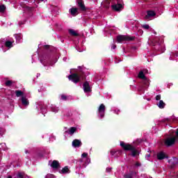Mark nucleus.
Masks as SVG:
<instances>
[{"label": "nucleus", "mask_w": 178, "mask_h": 178, "mask_svg": "<svg viewBox=\"0 0 178 178\" xmlns=\"http://www.w3.org/2000/svg\"><path fill=\"white\" fill-rule=\"evenodd\" d=\"M157 158L159 160L165 159L166 158V156L165 155V153L163 152H160L157 154Z\"/></svg>", "instance_id": "2eb2a0df"}, {"label": "nucleus", "mask_w": 178, "mask_h": 178, "mask_svg": "<svg viewBox=\"0 0 178 178\" xmlns=\"http://www.w3.org/2000/svg\"><path fill=\"white\" fill-rule=\"evenodd\" d=\"M111 155H113V152H111Z\"/></svg>", "instance_id": "4c0bfd02"}, {"label": "nucleus", "mask_w": 178, "mask_h": 178, "mask_svg": "<svg viewBox=\"0 0 178 178\" xmlns=\"http://www.w3.org/2000/svg\"><path fill=\"white\" fill-rule=\"evenodd\" d=\"M23 176H24L23 173H19L17 175V178H23Z\"/></svg>", "instance_id": "cd10ccee"}, {"label": "nucleus", "mask_w": 178, "mask_h": 178, "mask_svg": "<svg viewBox=\"0 0 178 178\" xmlns=\"http://www.w3.org/2000/svg\"><path fill=\"white\" fill-rule=\"evenodd\" d=\"M176 141H177V140L175 136L169 137L165 140V144L167 147H170V146L173 145V144H175V143H176Z\"/></svg>", "instance_id": "7ed1b4c3"}, {"label": "nucleus", "mask_w": 178, "mask_h": 178, "mask_svg": "<svg viewBox=\"0 0 178 178\" xmlns=\"http://www.w3.org/2000/svg\"><path fill=\"white\" fill-rule=\"evenodd\" d=\"M49 165H50V166L53 168V169H58V168H59V162H58L57 161H54L52 163L49 161Z\"/></svg>", "instance_id": "1a4fd4ad"}, {"label": "nucleus", "mask_w": 178, "mask_h": 178, "mask_svg": "<svg viewBox=\"0 0 178 178\" xmlns=\"http://www.w3.org/2000/svg\"><path fill=\"white\" fill-rule=\"evenodd\" d=\"M5 9H6V7H5V6L0 5V12L1 13H3V12H5Z\"/></svg>", "instance_id": "5701e85b"}, {"label": "nucleus", "mask_w": 178, "mask_h": 178, "mask_svg": "<svg viewBox=\"0 0 178 178\" xmlns=\"http://www.w3.org/2000/svg\"><path fill=\"white\" fill-rule=\"evenodd\" d=\"M61 99H66V96L62 95H61Z\"/></svg>", "instance_id": "2f4dec72"}, {"label": "nucleus", "mask_w": 178, "mask_h": 178, "mask_svg": "<svg viewBox=\"0 0 178 178\" xmlns=\"http://www.w3.org/2000/svg\"><path fill=\"white\" fill-rule=\"evenodd\" d=\"M120 145L125 151H131L132 156H136L138 155V152H137V150H136L131 145L126 144L124 142H120Z\"/></svg>", "instance_id": "f257e3e1"}, {"label": "nucleus", "mask_w": 178, "mask_h": 178, "mask_svg": "<svg viewBox=\"0 0 178 178\" xmlns=\"http://www.w3.org/2000/svg\"><path fill=\"white\" fill-rule=\"evenodd\" d=\"M40 1H44V0H40Z\"/></svg>", "instance_id": "a19ab883"}, {"label": "nucleus", "mask_w": 178, "mask_h": 178, "mask_svg": "<svg viewBox=\"0 0 178 178\" xmlns=\"http://www.w3.org/2000/svg\"><path fill=\"white\" fill-rule=\"evenodd\" d=\"M176 140H177V138H178V129L177 130V132H176Z\"/></svg>", "instance_id": "473e14b6"}, {"label": "nucleus", "mask_w": 178, "mask_h": 178, "mask_svg": "<svg viewBox=\"0 0 178 178\" xmlns=\"http://www.w3.org/2000/svg\"><path fill=\"white\" fill-rule=\"evenodd\" d=\"M98 114L99 115L100 118H104L105 116V105L102 104L98 108Z\"/></svg>", "instance_id": "39448f33"}, {"label": "nucleus", "mask_w": 178, "mask_h": 178, "mask_svg": "<svg viewBox=\"0 0 178 178\" xmlns=\"http://www.w3.org/2000/svg\"><path fill=\"white\" fill-rule=\"evenodd\" d=\"M69 33L71 35H73L74 37H77V35H79V33H77V31L73 29H70Z\"/></svg>", "instance_id": "dca6fc26"}, {"label": "nucleus", "mask_w": 178, "mask_h": 178, "mask_svg": "<svg viewBox=\"0 0 178 178\" xmlns=\"http://www.w3.org/2000/svg\"><path fill=\"white\" fill-rule=\"evenodd\" d=\"M45 178H55V176L51 175V174H48Z\"/></svg>", "instance_id": "bb28decb"}, {"label": "nucleus", "mask_w": 178, "mask_h": 178, "mask_svg": "<svg viewBox=\"0 0 178 178\" xmlns=\"http://www.w3.org/2000/svg\"><path fill=\"white\" fill-rule=\"evenodd\" d=\"M144 73H147V70L140 71L138 75L139 79H142V80H145V75Z\"/></svg>", "instance_id": "f8f14e48"}, {"label": "nucleus", "mask_w": 178, "mask_h": 178, "mask_svg": "<svg viewBox=\"0 0 178 178\" xmlns=\"http://www.w3.org/2000/svg\"><path fill=\"white\" fill-rule=\"evenodd\" d=\"M15 37L17 42H22V38H23V36L22 35V34H16Z\"/></svg>", "instance_id": "ddd939ff"}, {"label": "nucleus", "mask_w": 178, "mask_h": 178, "mask_svg": "<svg viewBox=\"0 0 178 178\" xmlns=\"http://www.w3.org/2000/svg\"><path fill=\"white\" fill-rule=\"evenodd\" d=\"M125 177L126 178H131V175H125Z\"/></svg>", "instance_id": "e433bc0d"}, {"label": "nucleus", "mask_w": 178, "mask_h": 178, "mask_svg": "<svg viewBox=\"0 0 178 178\" xmlns=\"http://www.w3.org/2000/svg\"><path fill=\"white\" fill-rule=\"evenodd\" d=\"M26 154H27V151L26 152Z\"/></svg>", "instance_id": "ea45409f"}, {"label": "nucleus", "mask_w": 178, "mask_h": 178, "mask_svg": "<svg viewBox=\"0 0 178 178\" xmlns=\"http://www.w3.org/2000/svg\"><path fill=\"white\" fill-rule=\"evenodd\" d=\"M77 8H72L70 9V13H71L72 16H77Z\"/></svg>", "instance_id": "9b49d317"}, {"label": "nucleus", "mask_w": 178, "mask_h": 178, "mask_svg": "<svg viewBox=\"0 0 178 178\" xmlns=\"http://www.w3.org/2000/svg\"><path fill=\"white\" fill-rule=\"evenodd\" d=\"M78 5H79V8H81V9L82 10H86V6H84V3H83V2L79 1L78 2Z\"/></svg>", "instance_id": "aec40b11"}, {"label": "nucleus", "mask_w": 178, "mask_h": 178, "mask_svg": "<svg viewBox=\"0 0 178 178\" xmlns=\"http://www.w3.org/2000/svg\"><path fill=\"white\" fill-rule=\"evenodd\" d=\"M77 130V128L76 127H71L69 131H66L65 133H67L68 134H74L76 131Z\"/></svg>", "instance_id": "4468645a"}, {"label": "nucleus", "mask_w": 178, "mask_h": 178, "mask_svg": "<svg viewBox=\"0 0 178 178\" xmlns=\"http://www.w3.org/2000/svg\"><path fill=\"white\" fill-rule=\"evenodd\" d=\"M52 111H53V112H55V113H56V112H58V108L52 107Z\"/></svg>", "instance_id": "c85d7f7f"}, {"label": "nucleus", "mask_w": 178, "mask_h": 178, "mask_svg": "<svg viewBox=\"0 0 178 178\" xmlns=\"http://www.w3.org/2000/svg\"><path fill=\"white\" fill-rule=\"evenodd\" d=\"M161 99V95H158L156 97V101H159Z\"/></svg>", "instance_id": "c756f323"}, {"label": "nucleus", "mask_w": 178, "mask_h": 178, "mask_svg": "<svg viewBox=\"0 0 178 178\" xmlns=\"http://www.w3.org/2000/svg\"><path fill=\"white\" fill-rule=\"evenodd\" d=\"M87 156H88V153H83L81 154V158H87Z\"/></svg>", "instance_id": "393cba45"}, {"label": "nucleus", "mask_w": 178, "mask_h": 178, "mask_svg": "<svg viewBox=\"0 0 178 178\" xmlns=\"http://www.w3.org/2000/svg\"><path fill=\"white\" fill-rule=\"evenodd\" d=\"M165 102H163V101L160 100L159 104H157V106H159V108H160V109H163V108H165Z\"/></svg>", "instance_id": "a211bd4d"}, {"label": "nucleus", "mask_w": 178, "mask_h": 178, "mask_svg": "<svg viewBox=\"0 0 178 178\" xmlns=\"http://www.w3.org/2000/svg\"><path fill=\"white\" fill-rule=\"evenodd\" d=\"M139 165L138 164H136V166H138Z\"/></svg>", "instance_id": "58836bf2"}, {"label": "nucleus", "mask_w": 178, "mask_h": 178, "mask_svg": "<svg viewBox=\"0 0 178 178\" xmlns=\"http://www.w3.org/2000/svg\"><path fill=\"white\" fill-rule=\"evenodd\" d=\"M60 173L63 175H66V173H69V168L67 166L64 167L61 171Z\"/></svg>", "instance_id": "f3484780"}, {"label": "nucleus", "mask_w": 178, "mask_h": 178, "mask_svg": "<svg viewBox=\"0 0 178 178\" xmlns=\"http://www.w3.org/2000/svg\"><path fill=\"white\" fill-rule=\"evenodd\" d=\"M106 172H110L111 170H112V168H106Z\"/></svg>", "instance_id": "c9c22d12"}, {"label": "nucleus", "mask_w": 178, "mask_h": 178, "mask_svg": "<svg viewBox=\"0 0 178 178\" xmlns=\"http://www.w3.org/2000/svg\"><path fill=\"white\" fill-rule=\"evenodd\" d=\"M88 163H90V159H87V161H86V165H88Z\"/></svg>", "instance_id": "f704fd0d"}, {"label": "nucleus", "mask_w": 178, "mask_h": 178, "mask_svg": "<svg viewBox=\"0 0 178 178\" xmlns=\"http://www.w3.org/2000/svg\"><path fill=\"white\" fill-rule=\"evenodd\" d=\"M116 49V45L113 44V45L111 46V49Z\"/></svg>", "instance_id": "7c9ffc66"}, {"label": "nucleus", "mask_w": 178, "mask_h": 178, "mask_svg": "<svg viewBox=\"0 0 178 178\" xmlns=\"http://www.w3.org/2000/svg\"><path fill=\"white\" fill-rule=\"evenodd\" d=\"M143 28L145 29L146 30H148V29H149V25L148 24L143 25Z\"/></svg>", "instance_id": "a878e982"}, {"label": "nucleus", "mask_w": 178, "mask_h": 178, "mask_svg": "<svg viewBox=\"0 0 178 178\" xmlns=\"http://www.w3.org/2000/svg\"><path fill=\"white\" fill-rule=\"evenodd\" d=\"M156 15L155 11L149 10L147 11V15L145 16V19H149V17H154Z\"/></svg>", "instance_id": "9d476101"}, {"label": "nucleus", "mask_w": 178, "mask_h": 178, "mask_svg": "<svg viewBox=\"0 0 178 178\" xmlns=\"http://www.w3.org/2000/svg\"><path fill=\"white\" fill-rule=\"evenodd\" d=\"M81 140L79 139H75L72 141V147L77 148L79 147H81Z\"/></svg>", "instance_id": "6e6552de"}, {"label": "nucleus", "mask_w": 178, "mask_h": 178, "mask_svg": "<svg viewBox=\"0 0 178 178\" xmlns=\"http://www.w3.org/2000/svg\"><path fill=\"white\" fill-rule=\"evenodd\" d=\"M68 79L69 80H71L72 81H73V83H75V84H77V83L80 81V77L76 74L70 75Z\"/></svg>", "instance_id": "20e7f679"}, {"label": "nucleus", "mask_w": 178, "mask_h": 178, "mask_svg": "<svg viewBox=\"0 0 178 178\" xmlns=\"http://www.w3.org/2000/svg\"><path fill=\"white\" fill-rule=\"evenodd\" d=\"M15 94L17 97H22L23 95V92H22L21 90H17L15 91Z\"/></svg>", "instance_id": "4be33fe9"}, {"label": "nucleus", "mask_w": 178, "mask_h": 178, "mask_svg": "<svg viewBox=\"0 0 178 178\" xmlns=\"http://www.w3.org/2000/svg\"><path fill=\"white\" fill-rule=\"evenodd\" d=\"M149 156H151V154H147V155H146L145 159H148V158H149Z\"/></svg>", "instance_id": "72a5a7b5"}, {"label": "nucleus", "mask_w": 178, "mask_h": 178, "mask_svg": "<svg viewBox=\"0 0 178 178\" xmlns=\"http://www.w3.org/2000/svg\"><path fill=\"white\" fill-rule=\"evenodd\" d=\"M83 91L84 92H90L91 88L90 87V83H88V82H85L83 83Z\"/></svg>", "instance_id": "0eeeda50"}, {"label": "nucleus", "mask_w": 178, "mask_h": 178, "mask_svg": "<svg viewBox=\"0 0 178 178\" xmlns=\"http://www.w3.org/2000/svg\"><path fill=\"white\" fill-rule=\"evenodd\" d=\"M22 102L25 106H27V105H29V100H27L26 98L24 97H22Z\"/></svg>", "instance_id": "6ab92c4d"}, {"label": "nucleus", "mask_w": 178, "mask_h": 178, "mask_svg": "<svg viewBox=\"0 0 178 178\" xmlns=\"http://www.w3.org/2000/svg\"><path fill=\"white\" fill-rule=\"evenodd\" d=\"M111 8L113 10H115V12H120V10L123 9V6L122 4H114Z\"/></svg>", "instance_id": "423d86ee"}, {"label": "nucleus", "mask_w": 178, "mask_h": 178, "mask_svg": "<svg viewBox=\"0 0 178 178\" xmlns=\"http://www.w3.org/2000/svg\"><path fill=\"white\" fill-rule=\"evenodd\" d=\"M6 86H12V81H7L6 82Z\"/></svg>", "instance_id": "b1692460"}, {"label": "nucleus", "mask_w": 178, "mask_h": 178, "mask_svg": "<svg viewBox=\"0 0 178 178\" xmlns=\"http://www.w3.org/2000/svg\"><path fill=\"white\" fill-rule=\"evenodd\" d=\"M134 37H130L129 35H118L117 37V42H124V41H133Z\"/></svg>", "instance_id": "f03ea898"}, {"label": "nucleus", "mask_w": 178, "mask_h": 178, "mask_svg": "<svg viewBox=\"0 0 178 178\" xmlns=\"http://www.w3.org/2000/svg\"><path fill=\"white\" fill-rule=\"evenodd\" d=\"M13 42L10 41H7L6 42V47H7V48H12V47H13Z\"/></svg>", "instance_id": "412c9836"}]
</instances>
